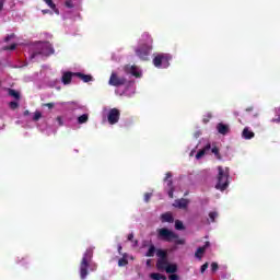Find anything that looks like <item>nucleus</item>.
Here are the masks:
<instances>
[{
  "mask_svg": "<svg viewBox=\"0 0 280 280\" xmlns=\"http://www.w3.org/2000/svg\"><path fill=\"white\" fill-rule=\"evenodd\" d=\"M151 198H152V194L147 192V194L144 195V202H149Z\"/></svg>",
  "mask_w": 280,
  "mask_h": 280,
  "instance_id": "obj_41",
  "label": "nucleus"
},
{
  "mask_svg": "<svg viewBox=\"0 0 280 280\" xmlns=\"http://www.w3.org/2000/svg\"><path fill=\"white\" fill-rule=\"evenodd\" d=\"M207 156H214V159L218 161L222 159V155H220V149L215 145V143L211 144L210 142H207L196 154L197 161H200V159H205Z\"/></svg>",
  "mask_w": 280,
  "mask_h": 280,
  "instance_id": "obj_4",
  "label": "nucleus"
},
{
  "mask_svg": "<svg viewBox=\"0 0 280 280\" xmlns=\"http://www.w3.org/2000/svg\"><path fill=\"white\" fill-rule=\"evenodd\" d=\"M74 78H80L82 82H93V77L91 74H84L82 72H74Z\"/></svg>",
  "mask_w": 280,
  "mask_h": 280,
  "instance_id": "obj_21",
  "label": "nucleus"
},
{
  "mask_svg": "<svg viewBox=\"0 0 280 280\" xmlns=\"http://www.w3.org/2000/svg\"><path fill=\"white\" fill-rule=\"evenodd\" d=\"M136 89H135V82L129 81L126 89L120 93V95H126V97H132L135 95Z\"/></svg>",
  "mask_w": 280,
  "mask_h": 280,
  "instance_id": "obj_13",
  "label": "nucleus"
},
{
  "mask_svg": "<svg viewBox=\"0 0 280 280\" xmlns=\"http://www.w3.org/2000/svg\"><path fill=\"white\" fill-rule=\"evenodd\" d=\"M3 49H4V51H8V49H11V51H13V49H16V44L13 43V44L10 45V46H4Z\"/></svg>",
  "mask_w": 280,
  "mask_h": 280,
  "instance_id": "obj_38",
  "label": "nucleus"
},
{
  "mask_svg": "<svg viewBox=\"0 0 280 280\" xmlns=\"http://www.w3.org/2000/svg\"><path fill=\"white\" fill-rule=\"evenodd\" d=\"M207 268H209V262H205L201 266V269H200L201 275H205V272L207 271Z\"/></svg>",
  "mask_w": 280,
  "mask_h": 280,
  "instance_id": "obj_40",
  "label": "nucleus"
},
{
  "mask_svg": "<svg viewBox=\"0 0 280 280\" xmlns=\"http://www.w3.org/2000/svg\"><path fill=\"white\" fill-rule=\"evenodd\" d=\"M211 270H212V272H217V270H218V262H212L211 264Z\"/></svg>",
  "mask_w": 280,
  "mask_h": 280,
  "instance_id": "obj_42",
  "label": "nucleus"
},
{
  "mask_svg": "<svg viewBox=\"0 0 280 280\" xmlns=\"http://www.w3.org/2000/svg\"><path fill=\"white\" fill-rule=\"evenodd\" d=\"M44 106H46L47 108L51 109L56 106V103H47V104H44Z\"/></svg>",
  "mask_w": 280,
  "mask_h": 280,
  "instance_id": "obj_44",
  "label": "nucleus"
},
{
  "mask_svg": "<svg viewBox=\"0 0 280 280\" xmlns=\"http://www.w3.org/2000/svg\"><path fill=\"white\" fill-rule=\"evenodd\" d=\"M166 183L165 191L170 198H174V186L172 185V173H166V177L164 179Z\"/></svg>",
  "mask_w": 280,
  "mask_h": 280,
  "instance_id": "obj_12",
  "label": "nucleus"
},
{
  "mask_svg": "<svg viewBox=\"0 0 280 280\" xmlns=\"http://www.w3.org/2000/svg\"><path fill=\"white\" fill-rule=\"evenodd\" d=\"M65 5L68 8V10H73V8H77L78 4L73 3V0H67Z\"/></svg>",
  "mask_w": 280,
  "mask_h": 280,
  "instance_id": "obj_32",
  "label": "nucleus"
},
{
  "mask_svg": "<svg viewBox=\"0 0 280 280\" xmlns=\"http://www.w3.org/2000/svg\"><path fill=\"white\" fill-rule=\"evenodd\" d=\"M202 133L200 132V131H197L196 133H195V137H196V139H198V137H200Z\"/></svg>",
  "mask_w": 280,
  "mask_h": 280,
  "instance_id": "obj_48",
  "label": "nucleus"
},
{
  "mask_svg": "<svg viewBox=\"0 0 280 280\" xmlns=\"http://www.w3.org/2000/svg\"><path fill=\"white\" fill-rule=\"evenodd\" d=\"M121 113L117 108H112L107 113V121L110 126H115V124H119V117Z\"/></svg>",
  "mask_w": 280,
  "mask_h": 280,
  "instance_id": "obj_9",
  "label": "nucleus"
},
{
  "mask_svg": "<svg viewBox=\"0 0 280 280\" xmlns=\"http://www.w3.org/2000/svg\"><path fill=\"white\" fill-rule=\"evenodd\" d=\"M242 138L247 141L250 139H255V132H253V130H250V128L245 127L242 131Z\"/></svg>",
  "mask_w": 280,
  "mask_h": 280,
  "instance_id": "obj_19",
  "label": "nucleus"
},
{
  "mask_svg": "<svg viewBox=\"0 0 280 280\" xmlns=\"http://www.w3.org/2000/svg\"><path fill=\"white\" fill-rule=\"evenodd\" d=\"M42 117H43V114H40V112H35L33 114L32 119H33V121H38V119H40Z\"/></svg>",
  "mask_w": 280,
  "mask_h": 280,
  "instance_id": "obj_35",
  "label": "nucleus"
},
{
  "mask_svg": "<svg viewBox=\"0 0 280 280\" xmlns=\"http://www.w3.org/2000/svg\"><path fill=\"white\" fill-rule=\"evenodd\" d=\"M125 73L126 75H133V78H141L143 75V72L137 66H126Z\"/></svg>",
  "mask_w": 280,
  "mask_h": 280,
  "instance_id": "obj_11",
  "label": "nucleus"
},
{
  "mask_svg": "<svg viewBox=\"0 0 280 280\" xmlns=\"http://www.w3.org/2000/svg\"><path fill=\"white\" fill-rule=\"evenodd\" d=\"M170 60H172V55L170 54H158L153 58V65L156 69H167L170 67Z\"/></svg>",
  "mask_w": 280,
  "mask_h": 280,
  "instance_id": "obj_6",
  "label": "nucleus"
},
{
  "mask_svg": "<svg viewBox=\"0 0 280 280\" xmlns=\"http://www.w3.org/2000/svg\"><path fill=\"white\" fill-rule=\"evenodd\" d=\"M8 93L10 95V97H13L14 100H20V97H21V94H19V92L16 90L9 89Z\"/></svg>",
  "mask_w": 280,
  "mask_h": 280,
  "instance_id": "obj_28",
  "label": "nucleus"
},
{
  "mask_svg": "<svg viewBox=\"0 0 280 280\" xmlns=\"http://www.w3.org/2000/svg\"><path fill=\"white\" fill-rule=\"evenodd\" d=\"M52 132H56V130H52Z\"/></svg>",
  "mask_w": 280,
  "mask_h": 280,
  "instance_id": "obj_54",
  "label": "nucleus"
},
{
  "mask_svg": "<svg viewBox=\"0 0 280 280\" xmlns=\"http://www.w3.org/2000/svg\"><path fill=\"white\" fill-rule=\"evenodd\" d=\"M46 2V4L48 5V8H51L52 11L55 12V14H60V10H58V8H56V4L54 3V1L51 0H44Z\"/></svg>",
  "mask_w": 280,
  "mask_h": 280,
  "instance_id": "obj_27",
  "label": "nucleus"
},
{
  "mask_svg": "<svg viewBox=\"0 0 280 280\" xmlns=\"http://www.w3.org/2000/svg\"><path fill=\"white\" fill-rule=\"evenodd\" d=\"M205 124H207V121H209V119H203Z\"/></svg>",
  "mask_w": 280,
  "mask_h": 280,
  "instance_id": "obj_52",
  "label": "nucleus"
},
{
  "mask_svg": "<svg viewBox=\"0 0 280 280\" xmlns=\"http://www.w3.org/2000/svg\"><path fill=\"white\" fill-rule=\"evenodd\" d=\"M209 119H211V114H208Z\"/></svg>",
  "mask_w": 280,
  "mask_h": 280,
  "instance_id": "obj_53",
  "label": "nucleus"
},
{
  "mask_svg": "<svg viewBox=\"0 0 280 280\" xmlns=\"http://www.w3.org/2000/svg\"><path fill=\"white\" fill-rule=\"evenodd\" d=\"M276 115L278 118H273L272 121L276 124H280V107L276 109Z\"/></svg>",
  "mask_w": 280,
  "mask_h": 280,
  "instance_id": "obj_37",
  "label": "nucleus"
},
{
  "mask_svg": "<svg viewBox=\"0 0 280 280\" xmlns=\"http://www.w3.org/2000/svg\"><path fill=\"white\" fill-rule=\"evenodd\" d=\"M158 257H160V259H167V254H165V252L163 249H159L156 252Z\"/></svg>",
  "mask_w": 280,
  "mask_h": 280,
  "instance_id": "obj_33",
  "label": "nucleus"
},
{
  "mask_svg": "<svg viewBox=\"0 0 280 280\" xmlns=\"http://www.w3.org/2000/svg\"><path fill=\"white\" fill-rule=\"evenodd\" d=\"M173 242H174V244H177V245L185 244V240L178 238V234H177V237L173 238Z\"/></svg>",
  "mask_w": 280,
  "mask_h": 280,
  "instance_id": "obj_36",
  "label": "nucleus"
},
{
  "mask_svg": "<svg viewBox=\"0 0 280 280\" xmlns=\"http://www.w3.org/2000/svg\"><path fill=\"white\" fill-rule=\"evenodd\" d=\"M175 229L176 231H185V225L182 223L180 220L175 221Z\"/></svg>",
  "mask_w": 280,
  "mask_h": 280,
  "instance_id": "obj_31",
  "label": "nucleus"
},
{
  "mask_svg": "<svg viewBox=\"0 0 280 280\" xmlns=\"http://www.w3.org/2000/svg\"><path fill=\"white\" fill-rule=\"evenodd\" d=\"M108 84L109 86H124L126 84V78L118 77L117 72H113Z\"/></svg>",
  "mask_w": 280,
  "mask_h": 280,
  "instance_id": "obj_10",
  "label": "nucleus"
},
{
  "mask_svg": "<svg viewBox=\"0 0 280 280\" xmlns=\"http://www.w3.org/2000/svg\"><path fill=\"white\" fill-rule=\"evenodd\" d=\"M73 75H75V72H62V77H61V83L67 86L69 84H71V80H73Z\"/></svg>",
  "mask_w": 280,
  "mask_h": 280,
  "instance_id": "obj_14",
  "label": "nucleus"
},
{
  "mask_svg": "<svg viewBox=\"0 0 280 280\" xmlns=\"http://www.w3.org/2000/svg\"><path fill=\"white\" fill-rule=\"evenodd\" d=\"M215 189L224 191L229 187V167L218 166Z\"/></svg>",
  "mask_w": 280,
  "mask_h": 280,
  "instance_id": "obj_5",
  "label": "nucleus"
},
{
  "mask_svg": "<svg viewBox=\"0 0 280 280\" xmlns=\"http://www.w3.org/2000/svg\"><path fill=\"white\" fill-rule=\"evenodd\" d=\"M170 280H178V276L173 273L168 277Z\"/></svg>",
  "mask_w": 280,
  "mask_h": 280,
  "instance_id": "obj_45",
  "label": "nucleus"
},
{
  "mask_svg": "<svg viewBox=\"0 0 280 280\" xmlns=\"http://www.w3.org/2000/svg\"><path fill=\"white\" fill-rule=\"evenodd\" d=\"M57 122H58V126H67V122L65 121V116H58Z\"/></svg>",
  "mask_w": 280,
  "mask_h": 280,
  "instance_id": "obj_34",
  "label": "nucleus"
},
{
  "mask_svg": "<svg viewBox=\"0 0 280 280\" xmlns=\"http://www.w3.org/2000/svg\"><path fill=\"white\" fill-rule=\"evenodd\" d=\"M218 215H219L218 211H210L206 220V224H213V222L218 220Z\"/></svg>",
  "mask_w": 280,
  "mask_h": 280,
  "instance_id": "obj_22",
  "label": "nucleus"
},
{
  "mask_svg": "<svg viewBox=\"0 0 280 280\" xmlns=\"http://www.w3.org/2000/svg\"><path fill=\"white\" fill-rule=\"evenodd\" d=\"M95 270H97V264L93 261V247H90L84 252L79 267L80 279L85 280L89 272H95Z\"/></svg>",
  "mask_w": 280,
  "mask_h": 280,
  "instance_id": "obj_2",
  "label": "nucleus"
},
{
  "mask_svg": "<svg viewBox=\"0 0 280 280\" xmlns=\"http://www.w3.org/2000/svg\"><path fill=\"white\" fill-rule=\"evenodd\" d=\"M59 104L60 106H63L66 110H71L72 113H75V110H81L82 113H84V110H86V106L77 102H67V103H59Z\"/></svg>",
  "mask_w": 280,
  "mask_h": 280,
  "instance_id": "obj_8",
  "label": "nucleus"
},
{
  "mask_svg": "<svg viewBox=\"0 0 280 280\" xmlns=\"http://www.w3.org/2000/svg\"><path fill=\"white\" fill-rule=\"evenodd\" d=\"M177 237V234L173 231H170L166 228H162L158 230V238L162 240V242H173L174 238Z\"/></svg>",
  "mask_w": 280,
  "mask_h": 280,
  "instance_id": "obj_7",
  "label": "nucleus"
},
{
  "mask_svg": "<svg viewBox=\"0 0 280 280\" xmlns=\"http://www.w3.org/2000/svg\"><path fill=\"white\" fill-rule=\"evenodd\" d=\"M44 132H46V135H51L47 129L44 130Z\"/></svg>",
  "mask_w": 280,
  "mask_h": 280,
  "instance_id": "obj_51",
  "label": "nucleus"
},
{
  "mask_svg": "<svg viewBox=\"0 0 280 280\" xmlns=\"http://www.w3.org/2000/svg\"><path fill=\"white\" fill-rule=\"evenodd\" d=\"M42 12H43V14H51V11H49V10H43Z\"/></svg>",
  "mask_w": 280,
  "mask_h": 280,
  "instance_id": "obj_47",
  "label": "nucleus"
},
{
  "mask_svg": "<svg viewBox=\"0 0 280 280\" xmlns=\"http://www.w3.org/2000/svg\"><path fill=\"white\" fill-rule=\"evenodd\" d=\"M5 3V0H0V12L3 10V4Z\"/></svg>",
  "mask_w": 280,
  "mask_h": 280,
  "instance_id": "obj_46",
  "label": "nucleus"
},
{
  "mask_svg": "<svg viewBox=\"0 0 280 280\" xmlns=\"http://www.w3.org/2000/svg\"><path fill=\"white\" fill-rule=\"evenodd\" d=\"M217 130L219 135L226 136L229 135V132H231V127H229V125H225L224 122H219L217 125Z\"/></svg>",
  "mask_w": 280,
  "mask_h": 280,
  "instance_id": "obj_15",
  "label": "nucleus"
},
{
  "mask_svg": "<svg viewBox=\"0 0 280 280\" xmlns=\"http://www.w3.org/2000/svg\"><path fill=\"white\" fill-rule=\"evenodd\" d=\"M211 246L210 242H206L203 246L199 247L195 254V257L197 259H201L205 256V253L207 252V248Z\"/></svg>",
  "mask_w": 280,
  "mask_h": 280,
  "instance_id": "obj_16",
  "label": "nucleus"
},
{
  "mask_svg": "<svg viewBox=\"0 0 280 280\" xmlns=\"http://www.w3.org/2000/svg\"><path fill=\"white\" fill-rule=\"evenodd\" d=\"M177 270H178V266H176V264H168L165 269V272L167 275H174L175 272H177Z\"/></svg>",
  "mask_w": 280,
  "mask_h": 280,
  "instance_id": "obj_25",
  "label": "nucleus"
},
{
  "mask_svg": "<svg viewBox=\"0 0 280 280\" xmlns=\"http://www.w3.org/2000/svg\"><path fill=\"white\" fill-rule=\"evenodd\" d=\"M133 237H135L133 234H129V235H128V240H129V241H131Z\"/></svg>",
  "mask_w": 280,
  "mask_h": 280,
  "instance_id": "obj_49",
  "label": "nucleus"
},
{
  "mask_svg": "<svg viewBox=\"0 0 280 280\" xmlns=\"http://www.w3.org/2000/svg\"><path fill=\"white\" fill-rule=\"evenodd\" d=\"M161 221L162 222H168L172 223L174 222V217L172 215V212H165L161 215Z\"/></svg>",
  "mask_w": 280,
  "mask_h": 280,
  "instance_id": "obj_24",
  "label": "nucleus"
},
{
  "mask_svg": "<svg viewBox=\"0 0 280 280\" xmlns=\"http://www.w3.org/2000/svg\"><path fill=\"white\" fill-rule=\"evenodd\" d=\"M89 122V114H82L80 116L77 117V124L79 126H82L84 124Z\"/></svg>",
  "mask_w": 280,
  "mask_h": 280,
  "instance_id": "obj_23",
  "label": "nucleus"
},
{
  "mask_svg": "<svg viewBox=\"0 0 280 280\" xmlns=\"http://www.w3.org/2000/svg\"><path fill=\"white\" fill-rule=\"evenodd\" d=\"M9 106L12 110H15V108H19V103L13 101L9 103Z\"/></svg>",
  "mask_w": 280,
  "mask_h": 280,
  "instance_id": "obj_39",
  "label": "nucleus"
},
{
  "mask_svg": "<svg viewBox=\"0 0 280 280\" xmlns=\"http://www.w3.org/2000/svg\"><path fill=\"white\" fill-rule=\"evenodd\" d=\"M154 253H156V247H154V245H151L145 254V257H154Z\"/></svg>",
  "mask_w": 280,
  "mask_h": 280,
  "instance_id": "obj_29",
  "label": "nucleus"
},
{
  "mask_svg": "<svg viewBox=\"0 0 280 280\" xmlns=\"http://www.w3.org/2000/svg\"><path fill=\"white\" fill-rule=\"evenodd\" d=\"M170 261H167V258H159L156 261V268L158 270H160V272L165 271Z\"/></svg>",
  "mask_w": 280,
  "mask_h": 280,
  "instance_id": "obj_17",
  "label": "nucleus"
},
{
  "mask_svg": "<svg viewBox=\"0 0 280 280\" xmlns=\"http://www.w3.org/2000/svg\"><path fill=\"white\" fill-rule=\"evenodd\" d=\"M189 205V200L187 199H176L173 203V207L176 209H187V206Z\"/></svg>",
  "mask_w": 280,
  "mask_h": 280,
  "instance_id": "obj_18",
  "label": "nucleus"
},
{
  "mask_svg": "<svg viewBox=\"0 0 280 280\" xmlns=\"http://www.w3.org/2000/svg\"><path fill=\"white\" fill-rule=\"evenodd\" d=\"M118 252L121 253V245H118Z\"/></svg>",
  "mask_w": 280,
  "mask_h": 280,
  "instance_id": "obj_50",
  "label": "nucleus"
},
{
  "mask_svg": "<svg viewBox=\"0 0 280 280\" xmlns=\"http://www.w3.org/2000/svg\"><path fill=\"white\" fill-rule=\"evenodd\" d=\"M129 258L130 256H128V254H124V256L118 260V266L119 267L128 266Z\"/></svg>",
  "mask_w": 280,
  "mask_h": 280,
  "instance_id": "obj_26",
  "label": "nucleus"
},
{
  "mask_svg": "<svg viewBox=\"0 0 280 280\" xmlns=\"http://www.w3.org/2000/svg\"><path fill=\"white\" fill-rule=\"evenodd\" d=\"M14 38V34H11L4 38L5 43H10Z\"/></svg>",
  "mask_w": 280,
  "mask_h": 280,
  "instance_id": "obj_43",
  "label": "nucleus"
},
{
  "mask_svg": "<svg viewBox=\"0 0 280 280\" xmlns=\"http://www.w3.org/2000/svg\"><path fill=\"white\" fill-rule=\"evenodd\" d=\"M151 279L153 280H166L167 278L161 273H151L150 275Z\"/></svg>",
  "mask_w": 280,
  "mask_h": 280,
  "instance_id": "obj_30",
  "label": "nucleus"
},
{
  "mask_svg": "<svg viewBox=\"0 0 280 280\" xmlns=\"http://www.w3.org/2000/svg\"><path fill=\"white\" fill-rule=\"evenodd\" d=\"M47 84L49 89H56V91H60V89H62V83L60 82V79L50 80Z\"/></svg>",
  "mask_w": 280,
  "mask_h": 280,
  "instance_id": "obj_20",
  "label": "nucleus"
},
{
  "mask_svg": "<svg viewBox=\"0 0 280 280\" xmlns=\"http://www.w3.org/2000/svg\"><path fill=\"white\" fill-rule=\"evenodd\" d=\"M25 51H28L30 60L38 58V56H51L54 54V47L48 42H35L24 47Z\"/></svg>",
  "mask_w": 280,
  "mask_h": 280,
  "instance_id": "obj_1",
  "label": "nucleus"
},
{
  "mask_svg": "<svg viewBox=\"0 0 280 280\" xmlns=\"http://www.w3.org/2000/svg\"><path fill=\"white\" fill-rule=\"evenodd\" d=\"M154 39H152V35L149 33H143L139 40L138 47H136V55L141 58V60H148V56H150V51H152V45Z\"/></svg>",
  "mask_w": 280,
  "mask_h": 280,
  "instance_id": "obj_3",
  "label": "nucleus"
}]
</instances>
